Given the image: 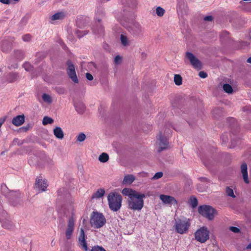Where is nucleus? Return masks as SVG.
I'll return each instance as SVG.
<instances>
[{
	"instance_id": "f257e3e1",
	"label": "nucleus",
	"mask_w": 251,
	"mask_h": 251,
	"mask_svg": "<svg viewBox=\"0 0 251 251\" xmlns=\"http://www.w3.org/2000/svg\"><path fill=\"white\" fill-rule=\"evenodd\" d=\"M122 193L128 197L127 202L129 209L138 211L142 210L144 206V199L146 197L144 194L127 188H124Z\"/></svg>"
},
{
	"instance_id": "f03ea898",
	"label": "nucleus",
	"mask_w": 251,
	"mask_h": 251,
	"mask_svg": "<svg viewBox=\"0 0 251 251\" xmlns=\"http://www.w3.org/2000/svg\"><path fill=\"white\" fill-rule=\"evenodd\" d=\"M128 12L123 11L119 12L116 14V18L131 34L138 35L143 31L142 26L136 22H133L130 25L126 24V21L127 19Z\"/></svg>"
},
{
	"instance_id": "7ed1b4c3",
	"label": "nucleus",
	"mask_w": 251,
	"mask_h": 251,
	"mask_svg": "<svg viewBox=\"0 0 251 251\" xmlns=\"http://www.w3.org/2000/svg\"><path fill=\"white\" fill-rule=\"evenodd\" d=\"M107 200L109 207L112 211L116 212L120 210L122 201V197L120 194L116 192H111L107 196Z\"/></svg>"
},
{
	"instance_id": "20e7f679",
	"label": "nucleus",
	"mask_w": 251,
	"mask_h": 251,
	"mask_svg": "<svg viewBox=\"0 0 251 251\" xmlns=\"http://www.w3.org/2000/svg\"><path fill=\"white\" fill-rule=\"evenodd\" d=\"M90 223L91 226L95 228H100L106 223V219L102 213L93 212L91 214Z\"/></svg>"
},
{
	"instance_id": "39448f33",
	"label": "nucleus",
	"mask_w": 251,
	"mask_h": 251,
	"mask_svg": "<svg viewBox=\"0 0 251 251\" xmlns=\"http://www.w3.org/2000/svg\"><path fill=\"white\" fill-rule=\"evenodd\" d=\"M170 133V130L168 129L166 132L161 131L157 136V140L156 146L159 151L165 150L168 146V137Z\"/></svg>"
},
{
	"instance_id": "423d86ee",
	"label": "nucleus",
	"mask_w": 251,
	"mask_h": 251,
	"mask_svg": "<svg viewBox=\"0 0 251 251\" xmlns=\"http://www.w3.org/2000/svg\"><path fill=\"white\" fill-rule=\"evenodd\" d=\"M190 226L189 220H182L178 219L176 220L174 227L176 232L179 234H183L187 232Z\"/></svg>"
},
{
	"instance_id": "0eeeda50",
	"label": "nucleus",
	"mask_w": 251,
	"mask_h": 251,
	"mask_svg": "<svg viewBox=\"0 0 251 251\" xmlns=\"http://www.w3.org/2000/svg\"><path fill=\"white\" fill-rule=\"evenodd\" d=\"M185 57L189 61L195 69L199 71L202 68V62L192 52L186 51Z\"/></svg>"
},
{
	"instance_id": "6e6552de",
	"label": "nucleus",
	"mask_w": 251,
	"mask_h": 251,
	"mask_svg": "<svg viewBox=\"0 0 251 251\" xmlns=\"http://www.w3.org/2000/svg\"><path fill=\"white\" fill-rule=\"evenodd\" d=\"M3 195L10 201H14L21 197V193L18 190H9L6 186L1 187Z\"/></svg>"
},
{
	"instance_id": "1a4fd4ad",
	"label": "nucleus",
	"mask_w": 251,
	"mask_h": 251,
	"mask_svg": "<svg viewBox=\"0 0 251 251\" xmlns=\"http://www.w3.org/2000/svg\"><path fill=\"white\" fill-rule=\"evenodd\" d=\"M75 220L73 217L69 218L65 230V237L67 240L71 239L75 229Z\"/></svg>"
},
{
	"instance_id": "9d476101",
	"label": "nucleus",
	"mask_w": 251,
	"mask_h": 251,
	"mask_svg": "<svg viewBox=\"0 0 251 251\" xmlns=\"http://www.w3.org/2000/svg\"><path fill=\"white\" fill-rule=\"evenodd\" d=\"M78 245L83 250L87 251L88 248L85 239V235L84 229L80 228L79 234L78 237Z\"/></svg>"
},
{
	"instance_id": "9b49d317",
	"label": "nucleus",
	"mask_w": 251,
	"mask_h": 251,
	"mask_svg": "<svg viewBox=\"0 0 251 251\" xmlns=\"http://www.w3.org/2000/svg\"><path fill=\"white\" fill-rule=\"evenodd\" d=\"M68 68L67 69V74L72 80L75 83H78V79L76 75L75 68L74 65L71 61L67 62Z\"/></svg>"
},
{
	"instance_id": "f8f14e48",
	"label": "nucleus",
	"mask_w": 251,
	"mask_h": 251,
	"mask_svg": "<svg viewBox=\"0 0 251 251\" xmlns=\"http://www.w3.org/2000/svg\"><path fill=\"white\" fill-rule=\"evenodd\" d=\"M217 214L218 212L214 208L210 205H205V218L212 221Z\"/></svg>"
},
{
	"instance_id": "ddd939ff",
	"label": "nucleus",
	"mask_w": 251,
	"mask_h": 251,
	"mask_svg": "<svg viewBox=\"0 0 251 251\" xmlns=\"http://www.w3.org/2000/svg\"><path fill=\"white\" fill-rule=\"evenodd\" d=\"M48 185L47 181L42 177H38L36 179L35 188L39 192L45 191Z\"/></svg>"
},
{
	"instance_id": "4468645a",
	"label": "nucleus",
	"mask_w": 251,
	"mask_h": 251,
	"mask_svg": "<svg viewBox=\"0 0 251 251\" xmlns=\"http://www.w3.org/2000/svg\"><path fill=\"white\" fill-rule=\"evenodd\" d=\"M159 198L162 202L165 204L175 205L177 204V201L172 196L165 195H160Z\"/></svg>"
},
{
	"instance_id": "2eb2a0df",
	"label": "nucleus",
	"mask_w": 251,
	"mask_h": 251,
	"mask_svg": "<svg viewBox=\"0 0 251 251\" xmlns=\"http://www.w3.org/2000/svg\"><path fill=\"white\" fill-rule=\"evenodd\" d=\"M195 237L197 241L204 243V227L200 228L196 231Z\"/></svg>"
},
{
	"instance_id": "dca6fc26",
	"label": "nucleus",
	"mask_w": 251,
	"mask_h": 251,
	"mask_svg": "<svg viewBox=\"0 0 251 251\" xmlns=\"http://www.w3.org/2000/svg\"><path fill=\"white\" fill-rule=\"evenodd\" d=\"M247 165L246 163H243L241 166V171L245 183H249L248 175L247 171Z\"/></svg>"
},
{
	"instance_id": "f3484780",
	"label": "nucleus",
	"mask_w": 251,
	"mask_h": 251,
	"mask_svg": "<svg viewBox=\"0 0 251 251\" xmlns=\"http://www.w3.org/2000/svg\"><path fill=\"white\" fill-rule=\"evenodd\" d=\"M24 122L25 116L24 115L16 116L12 120V124L17 126H21Z\"/></svg>"
},
{
	"instance_id": "a211bd4d",
	"label": "nucleus",
	"mask_w": 251,
	"mask_h": 251,
	"mask_svg": "<svg viewBox=\"0 0 251 251\" xmlns=\"http://www.w3.org/2000/svg\"><path fill=\"white\" fill-rule=\"evenodd\" d=\"M53 134L55 137L60 140L63 139L64 136V132L62 128L59 126L55 127L53 130Z\"/></svg>"
},
{
	"instance_id": "6ab92c4d",
	"label": "nucleus",
	"mask_w": 251,
	"mask_h": 251,
	"mask_svg": "<svg viewBox=\"0 0 251 251\" xmlns=\"http://www.w3.org/2000/svg\"><path fill=\"white\" fill-rule=\"evenodd\" d=\"M135 179V176L132 175H127L125 176L123 180V184L125 185H130Z\"/></svg>"
},
{
	"instance_id": "aec40b11",
	"label": "nucleus",
	"mask_w": 251,
	"mask_h": 251,
	"mask_svg": "<svg viewBox=\"0 0 251 251\" xmlns=\"http://www.w3.org/2000/svg\"><path fill=\"white\" fill-rule=\"evenodd\" d=\"M75 110L79 114H82L85 109L84 103L82 102H77L74 104Z\"/></svg>"
},
{
	"instance_id": "412c9836",
	"label": "nucleus",
	"mask_w": 251,
	"mask_h": 251,
	"mask_svg": "<svg viewBox=\"0 0 251 251\" xmlns=\"http://www.w3.org/2000/svg\"><path fill=\"white\" fill-rule=\"evenodd\" d=\"M120 41L121 44L124 46H128L130 44V41L127 35L125 33H122L120 35Z\"/></svg>"
},
{
	"instance_id": "4be33fe9",
	"label": "nucleus",
	"mask_w": 251,
	"mask_h": 251,
	"mask_svg": "<svg viewBox=\"0 0 251 251\" xmlns=\"http://www.w3.org/2000/svg\"><path fill=\"white\" fill-rule=\"evenodd\" d=\"M65 14L63 12H59L50 16V19L52 21L62 20L64 18Z\"/></svg>"
},
{
	"instance_id": "5701e85b",
	"label": "nucleus",
	"mask_w": 251,
	"mask_h": 251,
	"mask_svg": "<svg viewBox=\"0 0 251 251\" xmlns=\"http://www.w3.org/2000/svg\"><path fill=\"white\" fill-rule=\"evenodd\" d=\"M105 190L103 189H98L92 196V199H99L104 196Z\"/></svg>"
},
{
	"instance_id": "b1692460",
	"label": "nucleus",
	"mask_w": 251,
	"mask_h": 251,
	"mask_svg": "<svg viewBox=\"0 0 251 251\" xmlns=\"http://www.w3.org/2000/svg\"><path fill=\"white\" fill-rule=\"evenodd\" d=\"M101 20L100 19L98 20V22L99 25H98L97 26H95L93 28V31L96 34H100L103 31V28L102 26L100 24Z\"/></svg>"
},
{
	"instance_id": "393cba45",
	"label": "nucleus",
	"mask_w": 251,
	"mask_h": 251,
	"mask_svg": "<svg viewBox=\"0 0 251 251\" xmlns=\"http://www.w3.org/2000/svg\"><path fill=\"white\" fill-rule=\"evenodd\" d=\"M109 160V155L107 153L103 152L99 157V160L101 163H105Z\"/></svg>"
},
{
	"instance_id": "a878e982",
	"label": "nucleus",
	"mask_w": 251,
	"mask_h": 251,
	"mask_svg": "<svg viewBox=\"0 0 251 251\" xmlns=\"http://www.w3.org/2000/svg\"><path fill=\"white\" fill-rule=\"evenodd\" d=\"M42 98L44 101L48 104L51 103L52 101L51 97L47 94H43L42 95Z\"/></svg>"
},
{
	"instance_id": "bb28decb",
	"label": "nucleus",
	"mask_w": 251,
	"mask_h": 251,
	"mask_svg": "<svg viewBox=\"0 0 251 251\" xmlns=\"http://www.w3.org/2000/svg\"><path fill=\"white\" fill-rule=\"evenodd\" d=\"M198 201L195 197H191L189 201V205L193 208H196L198 205Z\"/></svg>"
},
{
	"instance_id": "cd10ccee",
	"label": "nucleus",
	"mask_w": 251,
	"mask_h": 251,
	"mask_svg": "<svg viewBox=\"0 0 251 251\" xmlns=\"http://www.w3.org/2000/svg\"><path fill=\"white\" fill-rule=\"evenodd\" d=\"M53 122L54 121L51 118L45 116L43 119L42 124L43 125H47L48 124H52Z\"/></svg>"
},
{
	"instance_id": "c85d7f7f",
	"label": "nucleus",
	"mask_w": 251,
	"mask_h": 251,
	"mask_svg": "<svg viewBox=\"0 0 251 251\" xmlns=\"http://www.w3.org/2000/svg\"><path fill=\"white\" fill-rule=\"evenodd\" d=\"M223 90L227 93L231 94L233 92L231 86L228 84H225L223 86Z\"/></svg>"
},
{
	"instance_id": "c756f323",
	"label": "nucleus",
	"mask_w": 251,
	"mask_h": 251,
	"mask_svg": "<svg viewBox=\"0 0 251 251\" xmlns=\"http://www.w3.org/2000/svg\"><path fill=\"white\" fill-rule=\"evenodd\" d=\"M165 12L164 8L160 6H158L156 8V14L159 17H162Z\"/></svg>"
},
{
	"instance_id": "7c9ffc66",
	"label": "nucleus",
	"mask_w": 251,
	"mask_h": 251,
	"mask_svg": "<svg viewBox=\"0 0 251 251\" xmlns=\"http://www.w3.org/2000/svg\"><path fill=\"white\" fill-rule=\"evenodd\" d=\"M182 77L179 75H175L174 76V82L176 85H180L182 84Z\"/></svg>"
},
{
	"instance_id": "2f4dec72",
	"label": "nucleus",
	"mask_w": 251,
	"mask_h": 251,
	"mask_svg": "<svg viewBox=\"0 0 251 251\" xmlns=\"http://www.w3.org/2000/svg\"><path fill=\"white\" fill-rule=\"evenodd\" d=\"M231 137L230 134L228 133H225L221 136V140L223 144H226L228 141V137Z\"/></svg>"
},
{
	"instance_id": "473e14b6",
	"label": "nucleus",
	"mask_w": 251,
	"mask_h": 251,
	"mask_svg": "<svg viewBox=\"0 0 251 251\" xmlns=\"http://www.w3.org/2000/svg\"><path fill=\"white\" fill-rule=\"evenodd\" d=\"M76 141L79 142H83L86 139V135L84 133L81 132L78 134L76 137Z\"/></svg>"
},
{
	"instance_id": "72a5a7b5",
	"label": "nucleus",
	"mask_w": 251,
	"mask_h": 251,
	"mask_svg": "<svg viewBox=\"0 0 251 251\" xmlns=\"http://www.w3.org/2000/svg\"><path fill=\"white\" fill-rule=\"evenodd\" d=\"M18 77V75L16 74H10L9 75V77L8 78V81L9 82H12L16 80Z\"/></svg>"
},
{
	"instance_id": "f704fd0d",
	"label": "nucleus",
	"mask_w": 251,
	"mask_h": 251,
	"mask_svg": "<svg viewBox=\"0 0 251 251\" xmlns=\"http://www.w3.org/2000/svg\"><path fill=\"white\" fill-rule=\"evenodd\" d=\"M226 193L228 196L233 198H235V195L234 194L233 190L232 189L228 187L226 188Z\"/></svg>"
},
{
	"instance_id": "c9c22d12",
	"label": "nucleus",
	"mask_w": 251,
	"mask_h": 251,
	"mask_svg": "<svg viewBox=\"0 0 251 251\" xmlns=\"http://www.w3.org/2000/svg\"><path fill=\"white\" fill-rule=\"evenodd\" d=\"M90 251H106L101 246H95L93 247Z\"/></svg>"
},
{
	"instance_id": "e433bc0d",
	"label": "nucleus",
	"mask_w": 251,
	"mask_h": 251,
	"mask_svg": "<svg viewBox=\"0 0 251 251\" xmlns=\"http://www.w3.org/2000/svg\"><path fill=\"white\" fill-rule=\"evenodd\" d=\"M23 67L26 71H30L32 68L30 64L27 62L23 64Z\"/></svg>"
},
{
	"instance_id": "4c0bfd02",
	"label": "nucleus",
	"mask_w": 251,
	"mask_h": 251,
	"mask_svg": "<svg viewBox=\"0 0 251 251\" xmlns=\"http://www.w3.org/2000/svg\"><path fill=\"white\" fill-rule=\"evenodd\" d=\"M163 176V173L162 172H157L156 173L153 177H152L153 179H157L161 178Z\"/></svg>"
},
{
	"instance_id": "58836bf2",
	"label": "nucleus",
	"mask_w": 251,
	"mask_h": 251,
	"mask_svg": "<svg viewBox=\"0 0 251 251\" xmlns=\"http://www.w3.org/2000/svg\"><path fill=\"white\" fill-rule=\"evenodd\" d=\"M229 230L230 231H231L232 232H234V233H239L240 232V229L237 227H235V226H230L229 227Z\"/></svg>"
},
{
	"instance_id": "ea45409f",
	"label": "nucleus",
	"mask_w": 251,
	"mask_h": 251,
	"mask_svg": "<svg viewBox=\"0 0 251 251\" xmlns=\"http://www.w3.org/2000/svg\"><path fill=\"white\" fill-rule=\"evenodd\" d=\"M122 61V57L120 55H117L114 59L115 64H118L121 63Z\"/></svg>"
},
{
	"instance_id": "a19ab883",
	"label": "nucleus",
	"mask_w": 251,
	"mask_h": 251,
	"mask_svg": "<svg viewBox=\"0 0 251 251\" xmlns=\"http://www.w3.org/2000/svg\"><path fill=\"white\" fill-rule=\"evenodd\" d=\"M23 39L25 42L29 41L31 39V36L29 34H26L23 36Z\"/></svg>"
},
{
	"instance_id": "79ce46f5",
	"label": "nucleus",
	"mask_w": 251,
	"mask_h": 251,
	"mask_svg": "<svg viewBox=\"0 0 251 251\" xmlns=\"http://www.w3.org/2000/svg\"><path fill=\"white\" fill-rule=\"evenodd\" d=\"M0 2L4 4H9L12 2V0H0Z\"/></svg>"
},
{
	"instance_id": "37998d69",
	"label": "nucleus",
	"mask_w": 251,
	"mask_h": 251,
	"mask_svg": "<svg viewBox=\"0 0 251 251\" xmlns=\"http://www.w3.org/2000/svg\"><path fill=\"white\" fill-rule=\"evenodd\" d=\"M199 212L202 215H204V206L201 205L199 207Z\"/></svg>"
},
{
	"instance_id": "c03bdc74",
	"label": "nucleus",
	"mask_w": 251,
	"mask_h": 251,
	"mask_svg": "<svg viewBox=\"0 0 251 251\" xmlns=\"http://www.w3.org/2000/svg\"><path fill=\"white\" fill-rule=\"evenodd\" d=\"M209 239V231L205 227V241Z\"/></svg>"
},
{
	"instance_id": "a18cd8bd",
	"label": "nucleus",
	"mask_w": 251,
	"mask_h": 251,
	"mask_svg": "<svg viewBox=\"0 0 251 251\" xmlns=\"http://www.w3.org/2000/svg\"><path fill=\"white\" fill-rule=\"evenodd\" d=\"M86 77L87 79L89 80H92L93 79V76L90 73H86Z\"/></svg>"
},
{
	"instance_id": "49530a36",
	"label": "nucleus",
	"mask_w": 251,
	"mask_h": 251,
	"mask_svg": "<svg viewBox=\"0 0 251 251\" xmlns=\"http://www.w3.org/2000/svg\"><path fill=\"white\" fill-rule=\"evenodd\" d=\"M213 20V17L211 16H205V21H211Z\"/></svg>"
},
{
	"instance_id": "de8ad7c7",
	"label": "nucleus",
	"mask_w": 251,
	"mask_h": 251,
	"mask_svg": "<svg viewBox=\"0 0 251 251\" xmlns=\"http://www.w3.org/2000/svg\"><path fill=\"white\" fill-rule=\"evenodd\" d=\"M199 76L202 78H204V71H201L199 73Z\"/></svg>"
},
{
	"instance_id": "09e8293b",
	"label": "nucleus",
	"mask_w": 251,
	"mask_h": 251,
	"mask_svg": "<svg viewBox=\"0 0 251 251\" xmlns=\"http://www.w3.org/2000/svg\"><path fill=\"white\" fill-rule=\"evenodd\" d=\"M79 32H80V31H78V32H76V34H77V36H78V37H79V38H80V37H82V36H83L84 35H85V34H87L86 33H84V34H79Z\"/></svg>"
},
{
	"instance_id": "8fccbe9b",
	"label": "nucleus",
	"mask_w": 251,
	"mask_h": 251,
	"mask_svg": "<svg viewBox=\"0 0 251 251\" xmlns=\"http://www.w3.org/2000/svg\"><path fill=\"white\" fill-rule=\"evenodd\" d=\"M235 146V145L234 144V141L233 140H231V144L230 146V148H233Z\"/></svg>"
},
{
	"instance_id": "3c124183",
	"label": "nucleus",
	"mask_w": 251,
	"mask_h": 251,
	"mask_svg": "<svg viewBox=\"0 0 251 251\" xmlns=\"http://www.w3.org/2000/svg\"><path fill=\"white\" fill-rule=\"evenodd\" d=\"M247 249H251V243L247 246Z\"/></svg>"
},
{
	"instance_id": "603ef678",
	"label": "nucleus",
	"mask_w": 251,
	"mask_h": 251,
	"mask_svg": "<svg viewBox=\"0 0 251 251\" xmlns=\"http://www.w3.org/2000/svg\"><path fill=\"white\" fill-rule=\"evenodd\" d=\"M247 62H248V63H251V57H249V58L247 59Z\"/></svg>"
},
{
	"instance_id": "864d4df0",
	"label": "nucleus",
	"mask_w": 251,
	"mask_h": 251,
	"mask_svg": "<svg viewBox=\"0 0 251 251\" xmlns=\"http://www.w3.org/2000/svg\"><path fill=\"white\" fill-rule=\"evenodd\" d=\"M20 0H12V1H14V3H16V2H17L18 1H19Z\"/></svg>"
},
{
	"instance_id": "5fc2aeb1",
	"label": "nucleus",
	"mask_w": 251,
	"mask_h": 251,
	"mask_svg": "<svg viewBox=\"0 0 251 251\" xmlns=\"http://www.w3.org/2000/svg\"><path fill=\"white\" fill-rule=\"evenodd\" d=\"M207 76V75L206 73H205V78H206Z\"/></svg>"
}]
</instances>
